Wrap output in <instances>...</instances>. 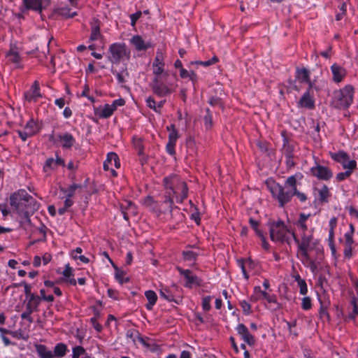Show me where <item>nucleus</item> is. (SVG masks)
<instances>
[{
	"label": "nucleus",
	"instance_id": "1",
	"mask_svg": "<svg viewBox=\"0 0 358 358\" xmlns=\"http://www.w3.org/2000/svg\"><path fill=\"white\" fill-rule=\"evenodd\" d=\"M10 204L21 217V227L27 229L31 224L29 215L38 209V202L24 189H20L10 196Z\"/></svg>",
	"mask_w": 358,
	"mask_h": 358
},
{
	"label": "nucleus",
	"instance_id": "2",
	"mask_svg": "<svg viewBox=\"0 0 358 358\" xmlns=\"http://www.w3.org/2000/svg\"><path fill=\"white\" fill-rule=\"evenodd\" d=\"M271 240L276 243L291 245V230L282 220L269 221L268 222Z\"/></svg>",
	"mask_w": 358,
	"mask_h": 358
},
{
	"label": "nucleus",
	"instance_id": "3",
	"mask_svg": "<svg viewBox=\"0 0 358 358\" xmlns=\"http://www.w3.org/2000/svg\"><path fill=\"white\" fill-rule=\"evenodd\" d=\"M296 185V177L292 176L286 180L285 186L276 183L271 187L272 194L277 198L281 207H283L285 203L290 201L292 197L294 195Z\"/></svg>",
	"mask_w": 358,
	"mask_h": 358
},
{
	"label": "nucleus",
	"instance_id": "4",
	"mask_svg": "<svg viewBox=\"0 0 358 358\" xmlns=\"http://www.w3.org/2000/svg\"><path fill=\"white\" fill-rule=\"evenodd\" d=\"M354 88L352 85H346L343 89L334 92L331 106L338 109L348 108L353 101Z\"/></svg>",
	"mask_w": 358,
	"mask_h": 358
},
{
	"label": "nucleus",
	"instance_id": "5",
	"mask_svg": "<svg viewBox=\"0 0 358 358\" xmlns=\"http://www.w3.org/2000/svg\"><path fill=\"white\" fill-rule=\"evenodd\" d=\"M180 180L176 176H171L164 178V185L167 189L166 199L164 201V203L169 204L170 211H172L173 200L171 196L172 194H176V189L178 185H180Z\"/></svg>",
	"mask_w": 358,
	"mask_h": 358
},
{
	"label": "nucleus",
	"instance_id": "6",
	"mask_svg": "<svg viewBox=\"0 0 358 358\" xmlns=\"http://www.w3.org/2000/svg\"><path fill=\"white\" fill-rule=\"evenodd\" d=\"M167 76V73H164L162 76H155L151 84V87L154 94L159 97L168 96L173 92V90L171 87L164 84L162 80L163 77Z\"/></svg>",
	"mask_w": 358,
	"mask_h": 358
},
{
	"label": "nucleus",
	"instance_id": "7",
	"mask_svg": "<svg viewBox=\"0 0 358 358\" xmlns=\"http://www.w3.org/2000/svg\"><path fill=\"white\" fill-rule=\"evenodd\" d=\"M109 52L108 59L113 64L119 63L127 55L126 45L124 43H113L110 46Z\"/></svg>",
	"mask_w": 358,
	"mask_h": 358
},
{
	"label": "nucleus",
	"instance_id": "8",
	"mask_svg": "<svg viewBox=\"0 0 358 358\" xmlns=\"http://www.w3.org/2000/svg\"><path fill=\"white\" fill-rule=\"evenodd\" d=\"M331 158L341 163L345 169H355L357 166L355 160H349V155L344 151H339L338 152L331 153Z\"/></svg>",
	"mask_w": 358,
	"mask_h": 358
},
{
	"label": "nucleus",
	"instance_id": "9",
	"mask_svg": "<svg viewBox=\"0 0 358 358\" xmlns=\"http://www.w3.org/2000/svg\"><path fill=\"white\" fill-rule=\"evenodd\" d=\"M297 106L299 108H306L308 110L314 109L315 100L313 98L312 88L307 89L306 92L303 94V96L298 101Z\"/></svg>",
	"mask_w": 358,
	"mask_h": 358
},
{
	"label": "nucleus",
	"instance_id": "10",
	"mask_svg": "<svg viewBox=\"0 0 358 358\" xmlns=\"http://www.w3.org/2000/svg\"><path fill=\"white\" fill-rule=\"evenodd\" d=\"M311 174L322 180H329L333 176L332 171L327 166L316 165L310 169Z\"/></svg>",
	"mask_w": 358,
	"mask_h": 358
},
{
	"label": "nucleus",
	"instance_id": "11",
	"mask_svg": "<svg viewBox=\"0 0 358 358\" xmlns=\"http://www.w3.org/2000/svg\"><path fill=\"white\" fill-rule=\"evenodd\" d=\"M41 96L39 82L35 80L30 90L24 93V99L28 102H36Z\"/></svg>",
	"mask_w": 358,
	"mask_h": 358
},
{
	"label": "nucleus",
	"instance_id": "12",
	"mask_svg": "<svg viewBox=\"0 0 358 358\" xmlns=\"http://www.w3.org/2000/svg\"><path fill=\"white\" fill-rule=\"evenodd\" d=\"M292 236L294 241V242L298 245V250H312L313 247L311 246L312 242L313 240V233L310 232L309 235L306 237H304L301 241L296 236L294 232H292Z\"/></svg>",
	"mask_w": 358,
	"mask_h": 358
},
{
	"label": "nucleus",
	"instance_id": "13",
	"mask_svg": "<svg viewBox=\"0 0 358 358\" xmlns=\"http://www.w3.org/2000/svg\"><path fill=\"white\" fill-rule=\"evenodd\" d=\"M24 8L22 10L24 13L27 10H33L41 13L43 7L42 6L43 0H22Z\"/></svg>",
	"mask_w": 358,
	"mask_h": 358
},
{
	"label": "nucleus",
	"instance_id": "14",
	"mask_svg": "<svg viewBox=\"0 0 358 358\" xmlns=\"http://www.w3.org/2000/svg\"><path fill=\"white\" fill-rule=\"evenodd\" d=\"M131 42L138 51L146 50L152 46L150 42H145L142 37L138 35L134 36L131 39Z\"/></svg>",
	"mask_w": 358,
	"mask_h": 358
},
{
	"label": "nucleus",
	"instance_id": "15",
	"mask_svg": "<svg viewBox=\"0 0 358 358\" xmlns=\"http://www.w3.org/2000/svg\"><path fill=\"white\" fill-rule=\"evenodd\" d=\"M163 55L161 52H157V55L153 62V73L155 76H162L164 71Z\"/></svg>",
	"mask_w": 358,
	"mask_h": 358
},
{
	"label": "nucleus",
	"instance_id": "16",
	"mask_svg": "<svg viewBox=\"0 0 358 358\" xmlns=\"http://www.w3.org/2000/svg\"><path fill=\"white\" fill-rule=\"evenodd\" d=\"M331 70L333 74V80L336 83L341 82L346 75L345 69L337 64H334L331 66Z\"/></svg>",
	"mask_w": 358,
	"mask_h": 358
},
{
	"label": "nucleus",
	"instance_id": "17",
	"mask_svg": "<svg viewBox=\"0 0 358 358\" xmlns=\"http://www.w3.org/2000/svg\"><path fill=\"white\" fill-rule=\"evenodd\" d=\"M179 273L186 279V287H191L194 284H199L198 278L192 274V271L187 269L184 270L180 267L177 268Z\"/></svg>",
	"mask_w": 358,
	"mask_h": 358
},
{
	"label": "nucleus",
	"instance_id": "18",
	"mask_svg": "<svg viewBox=\"0 0 358 358\" xmlns=\"http://www.w3.org/2000/svg\"><path fill=\"white\" fill-rule=\"evenodd\" d=\"M111 72L116 77L118 83L121 85L122 87H124V84L127 82V80L129 77V72L127 68H122L120 71L112 68Z\"/></svg>",
	"mask_w": 358,
	"mask_h": 358
},
{
	"label": "nucleus",
	"instance_id": "19",
	"mask_svg": "<svg viewBox=\"0 0 358 358\" xmlns=\"http://www.w3.org/2000/svg\"><path fill=\"white\" fill-rule=\"evenodd\" d=\"M296 78L300 83L308 84V88L313 87V84L310 80L309 71L306 69H297Z\"/></svg>",
	"mask_w": 358,
	"mask_h": 358
},
{
	"label": "nucleus",
	"instance_id": "20",
	"mask_svg": "<svg viewBox=\"0 0 358 358\" xmlns=\"http://www.w3.org/2000/svg\"><path fill=\"white\" fill-rule=\"evenodd\" d=\"M41 303V297L38 295H31L26 304V310L30 313L38 311V307Z\"/></svg>",
	"mask_w": 358,
	"mask_h": 358
},
{
	"label": "nucleus",
	"instance_id": "21",
	"mask_svg": "<svg viewBox=\"0 0 358 358\" xmlns=\"http://www.w3.org/2000/svg\"><path fill=\"white\" fill-rule=\"evenodd\" d=\"M353 285L355 287L357 297L353 296L351 303L353 306V310L349 314V318L354 319L358 314V280L357 279L352 278Z\"/></svg>",
	"mask_w": 358,
	"mask_h": 358
},
{
	"label": "nucleus",
	"instance_id": "22",
	"mask_svg": "<svg viewBox=\"0 0 358 358\" xmlns=\"http://www.w3.org/2000/svg\"><path fill=\"white\" fill-rule=\"evenodd\" d=\"M295 148L294 142L289 141L287 138H284V143L282 147V154L285 157H294V150Z\"/></svg>",
	"mask_w": 358,
	"mask_h": 358
},
{
	"label": "nucleus",
	"instance_id": "23",
	"mask_svg": "<svg viewBox=\"0 0 358 358\" xmlns=\"http://www.w3.org/2000/svg\"><path fill=\"white\" fill-rule=\"evenodd\" d=\"M59 139L61 141L62 143V147L64 148H71L76 142L75 138L72 136V134L69 133H65L64 134H59L58 136Z\"/></svg>",
	"mask_w": 358,
	"mask_h": 358
},
{
	"label": "nucleus",
	"instance_id": "24",
	"mask_svg": "<svg viewBox=\"0 0 358 358\" xmlns=\"http://www.w3.org/2000/svg\"><path fill=\"white\" fill-rule=\"evenodd\" d=\"M92 33L90 35V40L93 41L98 40L101 38V34L100 33V22L98 20H94L91 23Z\"/></svg>",
	"mask_w": 358,
	"mask_h": 358
},
{
	"label": "nucleus",
	"instance_id": "25",
	"mask_svg": "<svg viewBox=\"0 0 358 358\" xmlns=\"http://www.w3.org/2000/svg\"><path fill=\"white\" fill-rule=\"evenodd\" d=\"M36 350L41 358H54L52 352L44 345H36Z\"/></svg>",
	"mask_w": 358,
	"mask_h": 358
},
{
	"label": "nucleus",
	"instance_id": "26",
	"mask_svg": "<svg viewBox=\"0 0 358 358\" xmlns=\"http://www.w3.org/2000/svg\"><path fill=\"white\" fill-rule=\"evenodd\" d=\"M68 351V348L66 344L63 343H57L55 348L53 351V355L55 357L62 358L64 357Z\"/></svg>",
	"mask_w": 358,
	"mask_h": 358
},
{
	"label": "nucleus",
	"instance_id": "27",
	"mask_svg": "<svg viewBox=\"0 0 358 358\" xmlns=\"http://www.w3.org/2000/svg\"><path fill=\"white\" fill-rule=\"evenodd\" d=\"M145 296L148 301V303L146 304V308L149 310L152 309L153 306L155 304L157 296L154 291L148 290L145 292Z\"/></svg>",
	"mask_w": 358,
	"mask_h": 358
},
{
	"label": "nucleus",
	"instance_id": "28",
	"mask_svg": "<svg viewBox=\"0 0 358 358\" xmlns=\"http://www.w3.org/2000/svg\"><path fill=\"white\" fill-rule=\"evenodd\" d=\"M55 13L65 18L73 17L77 15L76 12L71 13V9L66 6L56 8Z\"/></svg>",
	"mask_w": 358,
	"mask_h": 358
},
{
	"label": "nucleus",
	"instance_id": "29",
	"mask_svg": "<svg viewBox=\"0 0 358 358\" xmlns=\"http://www.w3.org/2000/svg\"><path fill=\"white\" fill-rule=\"evenodd\" d=\"M319 201L321 203H328L329 197L331 196L328 187L324 185L321 189L317 190Z\"/></svg>",
	"mask_w": 358,
	"mask_h": 358
},
{
	"label": "nucleus",
	"instance_id": "30",
	"mask_svg": "<svg viewBox=\"0 0 358 358\" xmlns=\"http://www.w3.org/2000/svg\"><path fill=\"white\" fill-rule=\"evenodd\" d=\"M310 250H298V253L301 256L303 264H308L311 268H313L314 262L310 257Z\"/></svg>",
	"mask_w": 358,
	"mask_h": 358
},
{
	"label": "nucleus",
	"instance_id": "31",
	"mask_svg": "<svg viewBox=\"0 0 358 358\" xmlns=\"http://www.w3.org/2000/svg\"><path fill=\"white\" fill-rule=\"evenodd\" d=\"M180 76L182 78H189L190 80L194 84L197 81V76L194 71H189L181 68L180 70Z\"/></svg>",
	"mask_w": 358,
	"mask_h": 358
},
{
	"label": "nucleus",
	"instance_id": "32",
	"mask_svg": "<svg viewBox=\"0 0 358 358\" xmlns=\"http://www.w3.org/2000/svg\"><path fill=\"white\" fill-rule=\"evenodd\" d=\"M24 129L27 130L29 134L32 135L36 134L38 131V125L33 119L29 120L27 122Z\"/></svg>",
	"mask_w": 358,
	"mask_h": 358
},
{
	"label": "nucleus",
	"instance_id": "33",
	"mask_svg": "<svg viewBox=\"0 0 358 358\" xmlns=\"http://www.w3.org/2000/svg\"><path fill=\"white\" fill-rule=\"evenodd\" d=\"M114 111L115 110L113 108L112 105L105 104L99 115L100 117L102 118H108L113 115Z\"/></svg>",
	"mask_w": 358,
	"mask_h": 358
},
{
	"label": "nucleus",
	"instance_id": "34",
	"mask_svg": "<svg viewBox=\"0 0 358 358\" xmlns=\"http://www.w3.org/2000/svg\"><path fill=\"white\" fill-rule=\"evenodd\" d=\"M199 253L192 250H185L182 252V256L186 261H195L199 256Z\"/></svg>",
	"mask_w": 358,
	"mask_h": 358
},
{
	"label": "nucleus",
	"instance_id": "35",
	"mask_svg": "<svg viewBox=\"0 0 358 358\" xmlns=\"http://www.w3.org/2000/svg\"><path fill=\"white\" fill-rule=\"evenodd\" d=\"M206 115L203 117L204 125L206 129H210L213 127V117L209 108L206 109Z\"/></svg>",
	"mask_w": 358,
	"mask_h": 358
},
{
	"label": "nucleus",
	"instance_id": "36",
	"mask_svg": "<svg viewBox=\"0 0 358 358\" xmlns=\"http://www.w3.org/2000/svg\"><path fill=\"white\" fill-rule=\"evenodd\" d=\"M57 168L55 160L53 158H48L46 159L43 166V171L48 172L50 170H53Z\"/></svg>",
	"mask_w": 358,
	"mask_h": 358
},
{
	"label": "nucleus",
	"instance_id": "37",
	"mask_svg": "<svg viewBox=\"0 0 358 358\" xmlns=\"http://www.w3.org/2000/svg\"><path fill=\"white\" fill-rule=\"evenodd\" d=\"M255 291H258L268 303H275V297L274 296L269 295L266 292L262 291L260 287H256Z\"/></svg>",
	"mask_w": 358,
	"mask_h": 358
},
{
	"label": "nucleus",
	"instance_id": "38",
	"mask_svg": "<svg viewBox=\"0 0 358 358\" xmlns=\"http://www.w3.org/2000/svg\"><path fill=\"white\" fill-rule=\"evenodd\" d=\"M7 57L8 58V59L13 62V63H15V64H17L19 63L20 60V55L18 54L17 52L13 50H10L8 53H7Z\"/></svg>",
	"mask_w": 358,
	"mask_h": 358
},
{
	"label": "nucleus",
	"instance_id": "39",
	"mask_svg": "<svg viewBox=\"0 0 358 358\" xmlns=\"http://www.w3.org/2000/svg\"><path fill=\"white\" fill-rule=\"evenodd\" d=\"M160 296L169 301H174V296L169 289H162L160 290Z\"/></svg>",
	"mask_w": 358,
	"mask_h": 358
},
{
	"label": "nucleus",
	"instance_id": "40",
	"mask_svg": "<svg viewBox=\"0 0 358 358\" xmlns=\"http://www.w3.org/2000/svg\"><path fill=\"white\" fill-rule=\"evenodd\" d=\"M107 157L108 158V161H110V164H112V163L113 162L116 168L120 167V164L119 161V157L117 154H115V152H110L108 154Z\"/></svg>",
	"mask_w": 358,
	"mask_h": 358
},
{
	"label": "nucleus",
	"instance_id": "41",
	"mask_svg": "<svg viewBox=\"0 0 358 358\" xmlns=\"http://www.w3.org/2000/svg\"><path fill=\"white\" fill-rule=\"evenodd\" d=\"M354 169H347L345 172L339 173L336 175V180L340 182L350 177Z\"/></svg>",
	"mask_w": 358,
	"mask_h": 358
},
{
	"label": "nucleus",
	"instance_id": "42",
	"mask_svg": "<svg viewBox=\"0 0 358 358\" xmlns=\"http://www.w3.org/2000/svg\"><path fill=\"white\" fill-rule=\"evenodd\" d=\"M114 267L115 268V278L118 280V282L121 284H122L124 282H127L129 280L127 278L126 279H124V273L119 270L117 267L115 266Z\"/></svg>",
	"mask_w": 358,
	"mask_h": 358
},
{
	"label": "nucleus",
	"instance_id": "43",
	"mask_svg": "<svg viewBox=\"0 0 358 358\" xmlns=\"http://www.w3.org/2000/svg\"><path fill=\"white\" fill-rule=\"evenodd\" d=\"M85 352V350L82 346H76L73 348L72 358H79L80 355Z\"/></svg>",
	"mask_w": 358,
	"mask_h": 358
},
{
	"label": "nucleus",
	"instance_id": "44",
	"mask_svg": "<svg viewBox=\"0 0 358 358\" xmlns=\"http://www.w3.org/2000/svg\"><path fill=\"white\" fill-rule=\"evenodd\" d=\"M217 62H218V58L216 56H214L213 58H211L210 59H208L207 61H205V62L196 61L194 62V64H201L205 66H208L213 64H215ZM192 64H194V62H192Z\"/></svg>",
	"mask_w": 358,
	"mask_h": 358
},
{
	"label": "nucleus",
	"instance_id": "45",
	"mask_svg": "<svg viewBox=\"0 0 358 358\" xmlns=\"http://www.w3.org/2000/svg\"><path fill=\"white\" fill-rule=\"evenodd\" d=\"M212 297L210 296H205L202 300V308L205 311H208L211 308L210 301Z\"/></svg>",
	"mask_w": 358,
	"mask_h": 358
},
{
	"label": "nucleus",
	"instance_id": "46",
	"mask_svg": "<svg viewBox=\"0 0 358 358\" xmlns=\"http://www.w3.org/2000/svg\"><path fill=\"white\" fill-rule=\"evenodd\" d=\"M312 304H311V300L310 297L306 296L302 299V303H301V308L305 310H309L311 308Z\"/></svg>",
	"mask_w": 358,
	"mask_h": 358
},
{
	"label": "nucleus",
	"instance_id": "47",
	"mask_svg": "<svg viewBox=\"0 0 358 358\" xmlns=\"http://www.w3.org/2000/svg\"><path fill=\"white\" fill-rule=\"evenodd\" d=\"M179 134L177 129H172L169 134V142L176 143Z\"/></svg>",
	"mask_w": 358,
	"mask_h": 358
},
{
	"label": "nucleus",
	"instance_id": "48",
	"mask_svg": "<svg viewBox=\"0 0 358 358\" xmlns=\"http://www.w3.org/2000/svg\"><path fill=\"white\" fill-rule=\"evenodd\" d=\"M236 331L241 337H243L248 333H249L248 329L243 324H239L236 327Z\"/></svg>",
	"mask_w": 358,
	"mask_h": 358
},
{
	"label": "nucleus",
	"instance_id": "49",
	"mask_svg": "<svg viewBox=\"0 0 358 358\" xmlns=\"http://www.w3.org/2000/svg\"><path fill=\"white\" fill-rule=\"evenodd\" d=\"M208 103L213 106H217L220 107L221 108H223V104H222V100L219 97H215V96L211 97L209 99Z\"/></svg>",
	"mask_w": 358,
	"mask_h": 358
},
{
	"label": "nucleus",
	"instance_id": "50",
	"mask_svg": "<svg viewBox=\"0 0 358 358\" xmlns=\"http://www.w3.org/2000/svg\"><path fill=\"white\" fill-rule=\"evenodd\" d=\"M242 338L249 345H254L255 343V339L254 336L250 334V332L245 335L243 337H242Z\"/></svg>",
	"mask_w": 358,
	"mask_h": 358
},
{
	"label": "nucleus",
	"instance_id": "51",
	"mask_svg": "<svg viewBox=\"0 0 358 358\" xmlns=\"http://www.w3.org/2000/svg\"><path fill=\"white\" fill-rule=\"evenodd\" d=\"M257 236L260 238V239L262 241V248L266 250H268L270 245H269L268 243L266 241V238L264 237L263 233L258 232Z\"/></svg>",
	"mask_w": 358,
	"mask_h": 358
},
{
	"label": "nucleus",
	"instance_id": "52",
	"mask_svg": "<svg viewBox=\"0 0 358 358\" xmlns=\"http://www.w3.org/2000/svg\"><path fill=\"white\" fill-rule=\"evenodd\" d=\"M241 306L245 314L249 315L251 312V306L245 301L241 302Z\"/></svg>",
	"mask_w": 358,
	"mask_h": 358
},
{
	"label": "nucleus",
	"instance_id": "53",
	"mask_svg": "<svg viewBox=\"0 0 358 358\" xmlns=\"http://www.w3.org/2000/svg\"><path fill=\"white\" fill-rule=\"evenodd\" d=\"M20 285H23L24 287V294L27 296V298H31V295H35L34 294L31 293V285H28L25 282H22Z\"/></svg>",
	"mask_w": 358,
	"mask_h": 358
},
{
	"label": "nucleus",
	"instance_id": "54",
	"mask_svg": "<svg viewBox=\"0 0 358 358\" xmlns=\"http://www.w3.org/2000/svg\"><path fill=\"white\" fill-rule=\"evenodd\" d=\"M146 102H147V105L149 108H150L151 109H153L156 112H158V110H157V106H156V102L152 97L149 96L146 99Z\"/></svg>",
	"mask_w": 358,
	"mask_h": 358
},
{
	"label": "nucleus",
	"instance_id": "55",
	"mask_svg": "<svg viewBox=\"0 0 358 358\" xmlns=\"http://www.w3.org/2000/svg\"><path fill=\"white\" fill-rule=\"evenodd\" d=\"M352 233H346L345 234V246H352L354 243Z\"/></svg>",
	"mask_w": 358,
	"mask_h": 358
},
{
	"label": "nucleus",
	"instance_id": "56",
	"mask_svg": "<svg viewBox=\"0 0 358 358\" xmlns=\"http://www.w3.org/2000/svg\"><path fill=\"white\" fill-rule=\"evenodd\" d=\"M175 146H176V143L168 141L166 146V149L167 152L169 154H170L171 155H174L176 153Z\"/></svg>",
	"mask_w": 358,
	"mask_h": 358
},
{
	"label": "nucleus",
	"instance_id": "57",
	"mask_svg": "<svg viewBox=\"0 0 358 358\" xmlns=\"http://www.w3.org/2000/svg\"><path fill=\"white\" fill-rule=\"evenodd\" d=\"M141 11H138L130 15L131 24L132 26H134L136 24V21L141 17Z\"/></svg>",
	"mask_w": 358,
	"mask_h": 358
},
{
	"label": "nucleus",
	"instance_id": "58",
	"mask_svg": "<svg viewBox=\"0 0 358 358\" xmlns=\"http://www.w3.org/2000/svg\"><path fill=\"white\" fill-rule=\"evenodd\" d=\"M249 222L252 227V228L255 231L257 235H258V232H262L261 230L258 229L259 222L254 220L253 218H250Z\"/></svg>",
	"mask_w": 358,
	"mask_h": 358
},
{
	"label": "nucleus",
	"instance_id": "59",
	"mask_svg": "<svg viewBox=\"0 0 358 358\" xmlns=\"http://www.w3.org/2000/svg\"><path fill=\"white\" fill-rule=\"evenodd\" d=\"M31 313L25 310V311L21 314V318L22 320H27L29 323H32L34 322V319L31 316Z\"/></svg>",
	"mask_w": 358,
	"mask_h": 358
},
{
	"label": "nucleus",
	"instance_id": "60",
	"mask_svg": "<svg viewBox=\"0 0 358 358\" xmlns=\"http://www.w3.org/2000/svg\"><path fill=\"white\" fill-rule=\"evenodd\" d=\"M245 261L243 259H239L238 260V265L241 268L243 274L244 275V278L248 280L249 278V275L246 272L245 267Z\"/></svg>",
	"mask_w": 358,
	"mask_h": 358
},
{
	"label": "nucleus",
	"instance_id": "61",
	"mask_svg": "<svg viewBox=\"0 0 358 358\" xmlns=\"http://www.w3.org/2000/svg\"><path fill=\"white\" fill-rule=\"evenodd\" d=\"M91 322L93 325V327L96 329V331L101 332L102 330V326L97 322V319L96 317L91 318Z\"/></svg>",
	"mask_w": 358,
	"mask_h": 358
},
{
	"label": "nucleus",
	"instance_id": "62",
	"mask_svg": "<svg viewBox=\"0 0 358 358\" xmlns=\"http://www.w3.org/2000/svg\"><path fill=\"white\" fill-rule=\"evenodd\" d=\"M125 104V101L124 99H118L115 101H113V103L111 104L114 110H115L117 108V106H122Z\"/></svg>",
	"mask_w": 358,
	"mask_h": 358
},
{
	"label": "nucleus",
	"instance_id": "63",
	"mask_svg": "<svg viewBox=\"0 0 358 358\" xmlns=\"http://www.w3.org/2000/svg\"><path fill=\"white\" fill-rule=\"evenodd\" d=\"M17 133L23 141H25L29 137L33 136L32 134H29V132L25 129L24 131H17Z\"/></svg>",
	"mask_w": 358,
	"mask_h": 358
},
{
	"label": "nucleus",
	"instance_id": "64",
	"mask_svg": "<svg viewBox=\"0 0 358 358\" xmlns=\"http://www.w3.org/2000/svg\"><path fill=\"white\" fill-rule=\"evenodd\" d=\"M298 285L300 287V294L302 295L306 294L308 292V288L306 281H301V282L298 284Z\"/></svg>",
	"mask_w": 358,
	"mask_h": 358
}]
</instances>
